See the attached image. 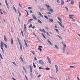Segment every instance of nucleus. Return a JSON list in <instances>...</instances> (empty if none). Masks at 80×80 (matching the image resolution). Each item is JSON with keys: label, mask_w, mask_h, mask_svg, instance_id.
I'll return each mask as SVG.
<instances>
[{"label": "nucleus", "mask_w": 80, "mask_h": 80, "mask_svg": "<svg viewBox=\"0 0 80 80\" xmlns=\"http://www.w3.org/2000/svg\"><path fill=\"white\" fill-rule=\"evenodd\" d=\"M21 33L22 34V37H24V35H23V30H22V29L21 30Z\"/></svg>", "instance_id": "obj_22"}, {"label": "nucleus", "mask_w": 80, "mask_h": 80, "mask_svg": "<svg viewBox=\"0 0 80 80\" xmlns=\"http://www.w3.org/2000/svg\"><path fill=\"white\" fill-rule=\"evenodd\" d=\"M44 17L45 18H46V19H48V18L46 16H44Z\"/></svg>", "instance_id": "obj_53"}, {"label": "nucleus", "mask_w": 80, "mask_h": 80, "mask_svg": "<svg viewBox=\"0 0 80 80\" xmlns=\"http://www.w3.org/2000/svg\"><path fill=\"white\" fill-rule=\"evenodd\" d=\"M41 76V75L40 74H39L38 76V78H39Z\"/></svg>", "instance_id": "obj_57"}, {"label": "nucleus", "mask_w": 80, "mask_h": 80, "mask_svg": "<svg viewBox=\"0 0 80 80\" xmlns=\"http://www.w3.org/2000/svg\"><path fill=\"white\" fill-rule=\"evenodd\" d=\"M32 24H30L28 28H32Z\"/></svg>", "instance_id": "obj_39"}, {"label": "nucleus", "mask_w": 80, "mask_h": 80, "mask_svg": "<svg viewBox=\"0 0 80 80\" xmlns=\"http://www.w3.org/2000/svg\"><path fill=\"white\" fill-rule=\"evenodd\" d=\"M63 47H65V48L67 47V45L65 44H64L63 45Z\"/></svg>", "instance_id": "obj_47"}, {"label": "nucleus", "mask_w": 80, "mask_h": 80, "mask_svg": "<svg viewBox=\"0 0 80 80\" xmlns=\"http://www.w3.org/2000/svg\"><path fill=\"white\" fill-rule=\"evenodd\" d=\"M12 79L13 80H17L15 79H14L13 78H12Z\"/></svg>", "instance_id": "obj_64"}, {"label": "nucleus", "mask_w": 80, "mask_h": 80, "mask_svg": "<svg viewBox=\"0 0 80 80\" xmlns=\"http://www.w3.org/2000/svg\"><path fill=\"white\" fill-rule=\"evenodd\" d=\"M58 37H59V38H60V39H61L62 40L63 39L60 36L58 35Z\"/></svg>", "instance_id": "obj_36"}, {"label": "nucleus", "mask_w": 80, "mask_h": 80, "mask_svg": "<svg viewBox=\"0 0 80 80\" xmlns=\"http://www.w3.org/2000/svg\"><path fill=\"white\" fill-rule=\"evenodd\" d=\"M4 46H5V47L6 48H8V47L7 46V44H4Z\"/></svg>", "instance_id": "obj_32"}, {"label": "nucleus", "mask_w": 80, "mask_h": 80, "mask_svg": "<svg viewBox=\"0 0 80 80\" xmlns=\"http://www.w3.org/2000/svg\"><path fill=\"white\" fill-rule=\"evenodd\" d=\"M46 6L47 7L48 10H49L50 9V6L48 4H46Z\"/></svg>", "instance_id": "obj_12"}, {"label": "nucleus", "mask_w": 80, "mask_h": 80, "mask_svg": "<svg viewBox=\"0 0 80 80\" xmlns=\"http://www.w3.org/2000/svg\"><path fill=\"white\" fill-rule=\"evenodd\" d=\"M65 8L66 9V10L67 11V12H68V8L65 7Z\"/></svg>", "instance_id": "obj_46"}, {"label": "nucleus", "mask_w": 80, "mask_h": 80, "mask_svg": "<svg viewBox=\"0 0 80 80\" xmlns=\"http://www.w3.org/2000/svg\"><path fill=\"white\" fill-rule=\"evenodd\" d=\"M31 53H33V54L34 55H35V52L33 51H32Z\"/></svg>", "instance_id": "obj_45"}, {"label": "nucleus", "mask_w": 80, "mask_h": 80, "mask_svg": "<svg viewBox=\"0 0 80 80\" xmlns=\"http://www.w3.org/2000/svg\"><path fill=\"white\" fill-rule=\"evenodd\" d=\"M33 20V19H30L28 21V23H30L31 22H32V20Z\"/></svg>", "instance_id": "obj_25"}, {"label": "nucleus", "mask_w": 80, "mask_h": 80, "mask_svg": "<svg viewBox=\"0 0 80 80\" xmlns=\"http://www.w3.org/2000/svg\"><path fill=\"white\" fill-rule=\"evenodd\" d=\"M0 57L1 59H3V57H2V54H1V53H0Z\"/></svg>", "instance_id": "obj_31"}, {"label": "nucleus", "mask_w": 80, "mask_h": 80, "mask_svg": "<svg viewBox=\"0 0 80 80\" xmlns=\"http://www.w3.org/2000/svg\"><path fill=\"white\" fill-rule=\"evenodd\" d=\"M42 36L44 37V38H45V39H46V37H45V35H44L42 33Z\"/></svg>", "instance_id": "obj_33"}, {"label": "nucleus", "mask_w": 80, "mask_h": 80, "mask_svg": "<svg viewBox=\"0 0 80 80\" xmlns=\"http://www.w3.org/2000/svg\"><path fill=\"white\" fill-rule=\"evenodd\" d=\"M47 42H48V43H49V44H50V45H52V42H50V41L49 40V39H48Z\"/></svg>", "instance_id": "obj_14"}, {"label": "nucleus", "mask_w": 80, "mask_h": 80, "mask_svg": "<svg viewBox=\"0 0 80 80\" xmlns=\"http://www.w3.org/2000/svg\"><path fill=\"white\" fill-rule=\"evenodd\" d=\"M74 4V2L73 1H72L71 2V5H73Z\"/></svg>", "instance_id": "obj_29"}, {"label": "nucleus", "mask_w": 80, "mask_h": 80, "mask_svg": "<svg viewBox=\"0 0 80 80\" xmlns=\"http://www.w3.org/2000/svg\"><path fill=\"white\" fill-rule=\"evenodd\" d=\"M71 0H67L66 2H69V1H71Z\"/></svg>", "instance_id": "obj_60"}, {"label": "nucleus", "mask_w": 80, "mask_h": 80, "mask_svg": "<svg viewBox=\"0 0 80 80\" xmlns=\"http://www.w3.org/2000/svg\"><path fill=\"white\" fill-rule=\"evenodd\" d=\"M55 67L56 68V73H57L58 71V67L57 65H55Z\"/></svg>", "instance_id": "obj_2"}, {"label": "nucleus", "mask_w": 80, "mask_h": 80, "mask_svg": "<svg viewBox=\"0 0 80 80\" xmlns=\"http://www.w3.org/2000/svg\"><path fill=\"white\" fill-rule=\"evenodd\" d=\"M46 70H50V68H46Z\"/></svg>", "instance_id": "obj_44"}, {"label": "nucleus", "mask_w": 80, "mask_h": 80, "mask_svg": "<svg viewBox=\"0 0 80 80\" xmlns=\"http://www.w3.org/2000/svg\"><path fill=\"white\" fill-rule=\"evenodd\" d=\"M18 13L19 14L18 17L19 18L20 17V16L22 15V13H21V12H20V10H18Z\"/></svg>", "instance_id": "obj_11"}, {"label": "nucleus", "mask_w": 80, "mask_h": 80, "mask_svg": "<svg viewBox=\"0 0 80 80\" xmlns=\"http://www.w3.org/2000/svg\"><path fill=\"white\" fill-rule=\"evenodd\" d=\"M18 21L19 22V23H20V19L18 18Z\"/></svg>", "instance_id": "obj_51"}, {"label": "nucleus", "mask_w": 80, "mask_h": 80, "mask_svg": "<svg viewBox=\"0 0 80 80\" xmlns=\"http://www.w3.org/2000/svg\"><path fill=\"white\" fill-rule=\"evenodd\" d=\"M20 59L21 60V61L22 62H24L23 59L22 57V55H21L20 57Z\"/></svg>", "instance_id": "obj_13"}, {"label": "nucleus", "mask_w": 80, "mask_h": 80, "mask_svg": "<svg viewBox=\"0 0 80 80\" xmlns=\"http://www.w3.org/2000/svg\"><path fill=\"white\" fill-rule=\"evenodd\" d=\"M17 38L18 40L19 43H21V42H20V40L19 39V38Z\"/></svg>", "instance_id": "obj_35"}, {"label": "nucleus", "mask_w": 80, "mask_h": 80, "mask_svg": "<svg viewBox=\"0 0 80 80\" xmlns=\"http://www.w3.org/2000/svg\"><path fill=\"white\" fill-rule=\"evenodd\" d=\"M24 42L27 48H28V45H27V41H26L25 40H24Z\"/></svg>", "instance_id": "obj_7"}, {"label": "nucleus", "mask_w": 80, "mask_h": 80, "mask_svg": "<svg viewBox=\"0 0 80 80\" xmlns=\"http://www.w3.org/2000/svg\"><path fill=\"white\" fill-rule=\"evenodd\" d=\"M39 70H42L43 69H44V68H42V67H40L39 68Z\"/></svg>", "instance_id": "obj_42"}, {"label": "nucleus", "mask_w": 80, "mask_h": 80, "mask_svg": "<svg viewBox=\"0 0 80 80\" xmlns=\"http://www.w3.org/2000/svg\"><path fill=\"white\" fill-rule=\"evenodd\" d=\"M12 63L14 65H16V63H15V62H12Z\"/></svg>", "instance_id": "obj_56"}, {"label": "nucleus", "mask_w": 80, "mask_h": 80, "mask_svg": "<svg viewBox=\"0 0 80 80\" xmlns=\"http://www.w3.org/2000/svg\"><path fill=\"white\" fill-rule=\"evenodd\" d=\"M32 16L33 18H34V20H37V18H36V17H35V16L34 14H32Z\"/></svg>", "instance_id": "obj_5"}, {"label": "nucleus", "mask_w": 80, "mask_h": 80, "mask_svg": "<svg viewBox=\"0 0 80 80\" xmlns=\"http://www.w3.org/2000/svg\"><path fill=\"white\" fill-rule=\"evenodd\" d=\"M37 60V58H36V57H35L34 58V60L36 61Z\"/></svg>", "instance_id": "obj_63"}, {"label": "nucleus", "mask_w": 80, "mask_h": 80, "mask_svg": "<svg viewBox=\"0 0 80 80\" xmlns=\"http://www.w3.org/2000/svg\"><path fill=\"white\" fill-rule=\"evenodd\" d=\"M42 32H43V33H46V31L44 29H42Z\"/></svg>", "instance_id": "obj_37"}, {"label": "nucleus", "mask_w": 80, "mask_h": 80, "mask_svg": "<svg viewBox=\"0 0 80 80\" xmlns=\"http://www.w3.org/2000/svg\"><path fill=\"white\" fill-rule=\"evenodd\" d=\"M33 63V66L34 68H36V65H35L34 63Z\"/></svg>", "instance_id": "obj_41"}, {"label": "nucleus", "mask_w": 80, "mask_h": 80, "mask_svg": "<svg viewBox=\"0 0 80 80\" xmlns=\"http://www.w3.org/2000/svg\"><path fill=\"white\" fill-rule=\"evenodd\" d=\"M4 39L5 42H7V37H6V36L5 35H4Z\"/></svg>", "instance_id": "obj_6"}, {"label": "nucleus", "mask_w": 80, "mask_h": 80, "mask_svg": "<svg viewBox=\"0 0 80 80\" xmlns=\"http://www.w3.org/2000/svg\"><path fill=\"white\" fill-rule=\"evenodd\" d=\"M49 20L52 23H53V20L52 19H49Z\"/></svg>", "instance_id": "obj_23"}, {"label": "nucleus", "mask_w": 80, "mask_h": 80, "mask_svg": "<svg viewBox=\"0 0 80 80\" xmlns=\"http://www.w3.org/2000/svg\"><path fill=\"white\" fill-rule=\"evenodd\" d=\"M58 19L59 21H60V22H61V18H60L59 17H58L57 18Z\"/></svg>", "instance_id": "obj_30"}, {"label": "nucleus", "mask_w": 80, "mask_h": 80, "mask_svg": "<svg viewBox=\"0 0 80 80\" xmlns=\"http://www.w3.org/2000/svg\"><path fill=\"white\" fill-rule=\"evenodd\" d=\"M1 49L2 50L3 53H4V50H3V48H1Z\"/></svg>", "instance_id": "obj_38"}, {"label": "nucleus", "mask_w": 80, "mask_h": 80, "mask_svg": "<svg viewBox=\"0 0 80 80\" xmlns=\"http://www.w3.org/2000/svg\"><path fill=\"white\" fill-rule=\"evenodd\" d=\"M39 62L41 65H43L44 64V62L42 60H40L39 61Z\"/></svg>", "instance_id": "obj_3"}, {"label": "nucleus", "mask_w": 80, "mask_h": 80, "mask_svg": "<svg viewBox=\"0 0 80 80\" xmlns=\"http://www.w3.org/2000/svg\"><path fill=\"white\" fill-rule=\"evenodd\" d=\"M79 8L80 9V2H79Z\"/></svg>", "instance_id": "obj_61"}, {"label": "nucleus", "mask_w": 80, "mask_h": 80, "mask_svg": "<svg viewBox=\"0 0 80 80\" xmlns=\"http://www.w3.org/2000/svg\"><path fill=\"white\" fill-rule=\"evenodd\" d=\"M47 58L48 60L49 63H50V64H51L52 63L51 62V61L50 60V58H49L47 57Z\"/></svg>", "instance_id": "obj_18"}, {"label": "nucleus", "mask_w": 80, "mask_h": 80, "mask_svg": "<svg viewBox=\"0 0 80 80\" xmlns=\"http://www.w3.org/2000/svg\"><path fill=\"white\" fill-rule=\"evenodd\" d=\"M25 78H26V79L27 80H28V78H27V76H26V75H25Z\"/></svg>", "instance_id": "obj_52"}, {"label": "nucleus", "mask_w": 80, "mask_h": 80, "mask_svg": "<svg viewBox=\"0 0 80 80\" xmlns=\"http://www.w3.org/2000/svg\"><path fill=\"white\" fill-rule=\"evenodd\" d=\"M70 68H75V67L73 66H70Z\"/></svg>", "instance_id": "obj_55"}, {"label": "nucleus", "mask_w": 80, "mask_h": 80, "mask_svg": "<svg viewBox=\"0 0 80 80\" xmlns=\"http://www.w3.org/2000/svg\"><path fill=\"white\" fill-rule=\"evenodd\" d=\"M5 2L7 8H9V7H8V3H7V0H6Z\"/></svg>", "instance_id": "obj_8"}, {"label": "nucleus", "mask_w": 80, "mask_h": 80, "mask_svg": "<svg viewBox=\"0 0 80 80\" xmlns=\"http://www.w3.org/2000/svg\"><path fill=\"white\" fill-rule=\"evenodd\" d=\"M30 13H33V12H32V11L30 10L29 11Z\"/></svg>", "instance_id": "obj_58"}, {"label": "nucleus", "mask_w": 80, "mask_h": 80, "mask_svg": "<svg viewBox=\"0 0 80 80\" xmlns=\"http://www.w3.org/2000/svg\"><path fill=\"white\" fill-rule=\"evenodd\" d=\"M55 47L57 49H58V47L57 45H55Z\"/></svg>", "instance_id": "obj_43"}, {"label": "nucleus", "mask_w": 80, "mask_h": 80, "mask_svg": "<svg viewBox=\"0 0 80 80\" xmlns=\"http://www.w3.org/2000/svg\"><path fill=\"white\" fill-rule=\"evenodd\" d=\"M1 48H3V42H1Z\"/></svg>", "instance_id": "obj_27"}, {"label": "nucleus", "mask_w": 80, "mask_h": 80, "mask_svg": "<svg viewBox=\"0 0 80 80\" xmlns=\"http://www.w3.org/2000/svg\"><path fill=\"white\" fill-rule=\"evenodd\" d=\"M56 32H58H58H59V31H58V30L57 29H55Z\"/></svg>", "instance_id": "obj_48"}, {"label": "nucleus", "mask_w": 80, "mask_h": 80, "mask_svg": "<svg viewBox=\"0 0 80 80\" xmlns=\"http://www.w3.org/2000/svg\"><path fill=\"white\" fill-rule=\"evenodd\" d=\"M31 73L30 74V75H31V77H33V74H32V72H31Z\"/></svg>", "instance_id": "obj_50"}, {"label": "nucleus", "mask_w": 80, "mask_h": 80, "mask_svg": "<svg viewBox=\"0 0 80 80\" xmlns=\"http://www.w3.org/2000/svg\"><path fill=\"white\" fill-rule=\"evenodd\" d=\"M38 22L39 23H40L41 24H42V21H40V20L38 19Z\"/></svg>", "instance_id": "obj_24"}, {"label": "nucleus", "mask_w": 80, "mask_h": 80, "mask_svg": "<svg viewBox=\"0 0 80 80\" xmlns=\"http://www.w3.org/2000/svg\"><path fill=\"white\" fill-rule=\"evenodd\" d=\"M29 68L31 73H32V66H30Z\"/></svg>", "instance_id": "obj_15"}, {"label": "nucleus", "mask_w": 80, "mask_h": 80, "mask_svg": "<svg viewBox=\"0 0 80 80\" xmlns=\"http://www.w3.org/2000/svg\"><path fill=\"white\" fill-rule=\"evenodd\" d=\"M49 11L51 12H53V9H50Z\"/></svg>", "instance_id": "obj_28"}, {"label": "nucleus", "mask_w": 80, "mask_h": 80, "mask_svg": "<svg viewBox=\"0 0 80 80\" xmlns=\"http://www.w3.org/2000/svg\"><path fill=\"white\" fill-rule=\"evenodd\" d=\"M19 45H20V49L21 50H22V45L21 44V42L19 43Z\"/></svg>", "instance_id": "obj_9"}, {"label": "nucleus", "mask_w": 80, "mask_h": 80, "mask_svg": "<svg viewBox=\"0 0 80 80\" xmlns=\"http://www.w3.org/2000/svg\"><path fill=\"white\" fill-rule=\"evenodd\" d=\"M57 23H59L60 26V27H61L62 28H65L64 27V26H63V25H62V23H60V22L59 21H58L57 22Z\"/></svg>", "instance_id": "obj_1"}, {"label": "nucleus", "mask_w": 80, "mask_h": 80, "mask_svg": "<svg viewBox=\"0 0 80 80\" xmlns=\"http://www.w3.org/2000/svg\"><path fill=\"white\" fill-rule=\"evenodd\" d=\"M73 16H74L73 15H69V18H72V17H73Z\"/></svg>", "instance_id": "obj_40"}, {"label": "nucleus", "mask_w": 80, "mask_h": 80, "mask_svg": "<svg viewBox=\"0 0 80 80\" xmlns=\"http://www.w3.org/2000/svg\"><path fill=\"white\" fill-rule=\"evenodd\" d=\"M49 15H52V13H50V12H48V13H47Z\"/></svg>", "instance_id": "obj_49"}, {"label": "nucleus", "mask_w": 80, "mask_h": 80, "mask_svg": "<svg viewBox=\"0 0 80 80\" xmlns=\"http://www.w3.org/2000/svg\"><path fill=\"white\" fill-rule=\"evenodd\" d=\"M22 68L25 71V73H27V70H26V69L25 68V67H24L23 66H22Z\"/></svg>", "instance_id": "obj_21"}, {"label": "nucleus", "mask_w": 80, "mask_h": 80, "mask_svg": "<svg viewBox=\"0 0 80 80\" xmlns=\"http://www.w3.org/2000/svg\"><path fill=\"white\" fill-rule=\"evenodd\" d=\"M11 45H13V39H11Z\"/></svg>", "instance_id": "obj_17"}, {"label": "nucleus", "mask_w": 80, "mask_h": 80, "mask_svg": "<svg viewBox=\"0 0 80 80\" xmlns=\"http://www.w3.org/2000/svg\"><path fill=\"white\" fill-rule=\"evenodd\" d=\"M38 14H39V15L41 17H43V15H42L40 12H38Z\"/></svg>", "instance_id": "obj_20"}, {"label": "nucleus", "mask_w": 80, "mask_h": 80, "mask_svg": "<svg viewBox=\"0 0 80 80\" xmlns=\"http://www.w3.org/2000/svg\"><path fill=\"white\" fill-rule=\"evenodd\" d=\"M24 31L25 32H26V28H27V26H26V24H24Z\"/></svg>", "instance_id": "obj_19"}, {"label": "nucleus", "mask_w": 80, "mask_h": 80, "mask_svg": "<svg viewBox=\"0 0 80 80\" xmlns=\"http://www.w3.org/2000/svg\"><path fill=\"white\" fill-rule=\"evenodd\" d=\"M28 9L29 10H32V7H28Z\"/></svg>", "instance_id": "obj_34"}, {"label": "nucleus", "mask_w": 80, "mask_h": 80, "mask_svg": "<svg viewBox=\"0 0 80 80\" xmlns=\"http://www.w3.org/2000/svg\"><path fill=\"white\" fill-rule=\"evenodd\" d=\"M61 0V5H64V1L63 0Z\"/></svg>", "instance_id": "obj_10"}, {"label": "nucleus", "mask_w": 80, "mask_h": 80, "mask_svg": "<svg viewBox=\"0 0 80 80\" xmlns=\"http://www.w3.org/2000/svg\"><path fill=\"white\" fill-rule=\"evenodd\" d=\"M33 35H35L36 37H37V35H35V32H34L33 33Z\"/></svg>", "instance_id": "obj_62"}, {"label": "nucleus", "mask_w": 80, "mask_h": 80, "mask_svg": "<svg viewBox=\"0 0 80 80\" xmlns=\"http://www.w3.org/2000/svg\"><path fill=\"white\" fill-rule=\"evenodd\" d=\"M43 47L41 46H39V48H38V49L40 51V52H42V49L41 48H42Z\"/></svg>", "instance_id": "obj_4"}, {"label": "nucleus", "mask_w": 80, "mask_h": 80, "mask_svg": "<svg viewBox=\"0 0 80 80\" xmlns=\"http://www.w3.org/2000/svg\"><path fill=\"white\" fill-rule=\"evenodd\" d=\"M25 12H26L27 13V15L26 16V17H27V16H28L29 14H28V11H27V10H25Z\"/></svg>", "instance_id": "obj_26"}, {"label": "nucleus", "mask_w": 80, "mask_h": 80, "mask_svg": "<svg viewBox=\"0 0 80 80\" xmlns=\"http://www.w3.org/2000/svg\"><path fill=\"white\" fill-rule=\"evenodd\" d=\"M57 2L58 3H60V2L59 1V0H57Z\"/></svg>", "instance_id": "obj_54"}, {"label": "nucleus", "mask_w": 80, "mask_h": 80, "mask_svg": "<svg viewBox=\"0 0 80 80\" xmlns=\"http://www.w3.org/2000/svg\"><path fill=\"white\" fill-rule=\"evenodd\" d=\"M13 8L14 10H15V13H17V9H16V8H15V7L14 6V5L13 6Z\"/></svg>", "instance_id": "obj_16"}, {"label": "nucleus", "mask_w": 80, "mask_h": 80, "mask_svg": "<svg viewBox=\"0 0 80 80\" xmlns=\"http://www.w3.org/2000/svg\"><path fill=\"white\" fill-rule=\"evenodd\" d=\"M19 6H20V7H21V8H22V6L21 5H20V4H19Z\"/></svg>", "instance_id": "obj_59"}]
</instances>
